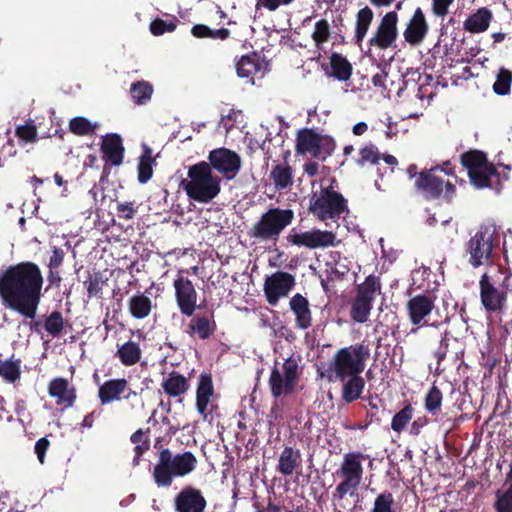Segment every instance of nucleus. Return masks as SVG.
I'll list each match as a JSON object with an SVG mask.
<instances>
[{
	"instance_id": "2eb2a0df",
	"label": "nucleus",
	"mask_w": 512,
	"mask_h": 512,
	"mask_svg": "<svg viewBox=\"0 0 512 512\" xmlns=\"http://www.w3.org/2000/svg\"><path fill=\"white\" fill-rule=\"evenodd\" d=\"M173 287L175 290V300L181 314L193 316L195 311L201 306L197 305L198 293L192 281L182 274H178L173 282Z\"/></svg>"
},
{
	"instance_id": "412c9836",
	"label": "nucleus",
	"mask_w": 512,
	"mask_h": 512,
	"mask_svg": "<svg viewBox=\"0 0 512 512\" xmlns=\"http://www.w3.org/2000/svg\"><path fill=\"white\" fill-rule=\"evenodd\" d=\"M128 392L124 399H129L136 393L128 387V381L125 378H114L105 381L98 388V398L101 405H107L114 401H120L122 395Z\"/></svg>"
},
{
	"instance_id": "aec40b11",
	"label": "nucleus",
	"mask_w": 512,
	"mask_h": 512,
	"mask_svg": "<svg viewBox=\"0 0 512 512\" xmlns=\"http://www.w3.org/2000/svg\"><path fill=\"white\" fill-rule=\"evenodd\" d=\"M187 325L186 333L199 340H207L214 335L217 330L214 311L206 313H194Z\"/></svg>"
},
{
	"instance_id": "a19ab883",
	"label": "nucleus",
	"mask_w": 512,
	"mask_h": 512,
	"mask_svg": "<svg viewBox=\"0 0 512 512\" xmlns=\"http://www.w3.org/2000/svg\"><path fill=\"white\" fill-rule=\"evenodd\" d=\"M461 165L467 169L468 175L482 169L485 165L490 163L487 159L486 153L480 150L471 149L461 154Z\"/></svg>"
},
{
	"instance_id": "bf43d9fd",
	"label": "nucleus",
	"mask_w": 512,
	"mask_h": 512,
	"mask_svg": "<svg viewBox=\"0 0 512 512\" xmlns=\"http://www.w3.org/2000/svg\"><path fill=\"white\" fill-rule=\"evenodd\" d=\"M449 341L448 333H445L440 339L438 348L433 353L434 357L437 359V367L435 371L437 374H440V364L446 358L449 351Z\"/></svg>"
},
{
	"instance_id": "a18cd8bd",
	"label": "nucleus",
	"mask_w": 512,
	"mask_h": 512,
	"mask_svg": "<svg viewBox=\"0 0 512 512\" xmlns=\"http://www.w3.org/2000/svg\"><path fill=\"white\" fill-rule=\"evenodd\" d=\"M153 91V86L144 80L134 82L130 87L131 97L137 105H144L150 101Z\"/></svg>"
},
{
	"instance_id": "58836bf2",
	"label": "nucleus",
	"mask_w": 512,
	"mask_h": 512,
	"mask_svg": "<svg viewBox=\"0 0 512 512\" xmlns=\"http://www.w3.org/2000/svg\"><path fill=\"white\" fill-rule=\"evenodd\" d=\"M154 164L155 159L152 156V149L144 145L137 165L139 183L145 184L152 178Z\"/></svg>"
},
{
	"instance_id": "ddd939ff",
	"label": "nucleus",
	"mask_w": 512,
	"mask_h": 512,
	"mask_svg": "<svg viewBox=\"0 0 512 512\" xmlns=\"http://www.w3.org/2000/svg\"><path fill=\"white\" fill-rule=\"evenodd\" d=\"M398 21L399 16L396 11H389L382 16L368 40V46L370 48L375 47L379 50H387L395 47L399 36Z\"/></svg>"
},
{
	"instance_id": "0eeeda50",
	"label": "nucleus",
	"mask_w": 512,
	"mask_h": 512,
	"mask_svg": "<svg viewBox=\"0 0 512 512\" xmlns=\"http://www.w3.org/2000/svg\"><path fill=\"white\" fill-rule=\"evenodd\" d=\"M499 241L500 236L495 224L480 225L466 244L469 264L474 268L487 265L491 261L493 250L499 246Z\"/></svg>"
},
{
	"instance_id": "473e14b6",
	"label": "nucleus",
	"mask_w": 512,
	"mask_h": 512,
	"mask_svg": "<svg viewBox=\"0 0 512 512\" xmlns=\"http://www.w3.org/2000/svg\"><path fill=\"white\" fill-rule=\"evenodd\" d=\"M301 461L300 450L286 446L279 456L276 469L280 474L289 476L301 465Z\"/></svg>"
},
{
	"instance_id": "6e6d98bb",
	"label": "nucleus",
	"mask_w": 512,
	"mask_h": 512,
	"mask_svg": "<svg viewBox=\"0 0 512 512\" xmlns=\"http://www.w3.org/2000/svg\"><path fill=\"white\" fill-rule=\"evenodd\" d=\"M20 361H4L0 363V376L7 382H15L20 378Z\"/></svg>"
},
{
	"instance_id": "ea45409f",
	"label": "nucleus",
	"mask_w": 512,
	"mask_h": 512,
	"mask_svg": "<svg viewBox=\"0 0 512 512\" xmlns=\"http://www.w3.org/2000/svg\"><path fill=\"white\" fill-rule=\"evenodd\" d=\"M341 481L337 484L332 493V503L336 507L337 504L342 503L346 496H357L358 488L361 484L359 480L340 478Z\"/></svg>"
},
{
	"instance_id": "e2e57ef3",
	"label": "nucleus",
	"mask_w": 512,
	"mask_h": 512,
	"mask_svg": "<svg viewBox=\"0 0 512 512\" xmlns=\"http://www.w3.org/2000/svg\"><path fill=\"white\" fill-rule=\"evenodd\" d=\"M454 0H432V12L437 17H445L448 14L449 7Z\"/></svg>"
},
{
	"instance_id": "e433bc0d",
	"label": "nucleus",
	"mask_w": 512,
	"mask_h": 512,
	"mask_svg": "<svg viewBox=\"0 0 512 512\" xmlns=\"http://www.w3.org/2000/svg\"><path fill=\"white\" fill-rule=\"evenodd\" d=\"M270 179L279 191L289 188L293 184L292 167L287 163L275 165L270 172Z\"/></svg>"
},
{
	"instance_id": "4d7b16f0",
	"label": "nucleus",
	"mask_w": 512,
	"mask_h": 512,
	"mask_svg": "<svg viewBox=\"0 0 512 512\" xmlns=\"http://www.w3.org/2000/svg\"><path fill=\"white\" fill-rule=\"evenodd\" d=\"M394 502L393 494L385 490L376 496L371 512H394Z\"/></svg>"
},
{
	"instance_id": "79ce46f5",
	"label": "nucleus",
	"mask_w": 512,
	"mask_h": 512,
	"mask_svg": "<svg viewBox=\"0 0 512 512\" xmlns=\"http://www.w3.org/2000/svg\"><path fill=\"white\" fill-rule=\"evenodd\" d=\"M108 278L101 271L89 273L88 278L84 281L88 298H101L102 290L107 285Z\"/></svg>"
},
{
	"instance_id": "f03ea898",
	"label": "nucleus",
	"mask_w": 512,
	"mask_h": 512,
	"mask_svg": "<svg viewBox=\"0 0 512 512\" xmlns=\"http://www.w3.org/2000/svg\"><path fill=\"white\" fill-rule=\"evenodd\" d=\"M370 357L369 345L362 343L338 349L321 372L329 382L343 380L352 375L362 374Z\"/></svg>"
},
{
	"instance_id": "bb28decb",
	"label": "nucleus",
	"mask_w": 512,
	"mask_h": 512,
	"mask_svg": "<svg viewBox=\"0 0 512 512\" xmlns=\"http://www.w3.org/2000/svg\"><path fill=\"white\" fill-rule=\"evenodd\" d=\"M468 176L471 184L477 189L490 188L496 191L500 190V174L492 162L482 167V169H477V171Z\"/></svg>"
},
{
	"instance_id": "1a4fd4ad",
	"label": "nucleus",
	"mask_w": 512,
	"mask_h": 512,
	"mask_svg": "<svg viewBox=\"0 0 512 512\" xmlns=\"http://www.w3.org/2000/svg\"><path fill=\"white\" fill-rule=\"evenodd\" d=\"M441 172L449 174L445 168L440 166L424 169L419 172L415 179L414 187L417 193L425 200H436L443 194L447 202L452 201L456 188L451 182L444 181V179L439 175Z\"/></svg>"
},
{
	"instance_id": "f3484780",
	"label": "nucleus",
	"mask_w": 512,
	"mask_h": 512,
	"mask_svg": "<svg viewBox=\"0 0 512 512\" xmlns=\"http://www.w3.org/2000/svg\"><path fill=\"white\" fill-rule=\"evenodd\" d=\"M336 235L331 231L312 230L298 233L292 229L287 236V241L296 246H304L309 249L335 246Z\"/></svg>"
},
{
	"instance_id": "0e129e2a",
	"label": "nucleus",
	"mask_w": 512,
	"mask_h": 512,
	"mask_svg": "<svg viewBox=\"0 0 512 512\" xmlns=\"http://www.w3.org/2000/svg\"><path fill=\"white\" fill-rule=\"evenodd\" d=\"M492 269L501 276V283H499V286L504 287L507 291V294H512V273L508 270H503L500 266L494 267Z\"/></svg>"
},
{
	"instance_id": "864d4df0",
	"label": "nucleus",
	"mask_w": 512,
	"mask_h": 512,
	"mask_svg": "<svg viewBox=\"0 0 512 512\" xmlns=\"http://www.w3.org/2000/svg\"><path fill=\"white\" fill-rule=\"evenodd\" d=\"M65 326L63 315L60 311L51 312L44 322L45 330L52 335L53 337H58L61 335Z\"/></svg>"
},
{
	"instance_id": "5fc2aeb1",
	"label": "nucleus",
	"mask_w": 512,
	"mask_h": 512,
	"mask_svg": "<svg viewBox=\"0 0 512 512\" xmlns=\"http://www.w3.org/2000/svg\"><path fill=\"white\" fill-rule=\"evenodd\" d=\"M179 23V20L171 16L170 20H163L161 18H155L150 23V32L154 36H160L163 35L166 32H173L177 28V24Z\"/></svg>"
},
{
	"instance_id": "9d476101",
	"label": "nucleus",
	"mask_w": 512,
	"mask_h": 512,
	"mask_svg": "<svg viewBox=\"0 0 512 512\" xmlns=\"http://www.w3.org/2000/svg\"><path fill=\"white\" fill-rule=\"evenodd\" d=\"M381 292L379 277L371 274L357 286L356 295L351 302L350 317L356 323H365L371 313L373 301Z\"/></svg>"
},
{
	"instance_id": "a878e982",
	"label": "nucleus",
	"mask_w": 512,
	"mask_h": 512,
	"mask_svg": "<svg viewBox=\"0 0 512 512\" xmlns=\"http://www.w3.org/2000/svg\"><path fill=\"white\" fill-rule=\"evenodd\" d=\"M100 149L106 162L113 166H120L123 163L125 148L119 134L111 133L103 136Z\"/></svg>"
},
{
	"instance_id": "20e7f679",
	"label": "nucleus",
	"mask_w": 512,
	"mask_h": 512,
	"mask_svg": "<svg viewBox=\"0 0 512 512\" xmlns=\"http://www.w3.org/2000/svg\"><path fill=\"white\" fill-rule=\"evenodd\" d=\"M206 161H200L188 168L187 179L181 181V187L190 200L207 204L221 191V177L214 175Z\"/></svg>"
},
{
	"instance_id": "393cba45",
	"label": "nucleus",
	"mask_w": 512,
	"mask_h": 512,
	"mask_svg": "<svg viewBox=\"0 0 512 512\" xmlns=\"http://www.w3.org/2000/svg\"><path fill=\"white\" fill-rule=\"evenodd\" d=\"M48 393L57 399V405H64L66 408L72 407L77 398L75 387L70 386L69 381L63 377L53 378L49 382Z\"/></svg>"
},
{
	"instance_id": "4468645a",
	"label": "nucleus",
	"mask_w": 512,
	"mask_h": 512,
	"mask_svg": "<svg viewBox=\"0 0 512 512\" xmlns=\"http://www.w3.org/2000/svg\"><path fill=\"white\" fill-rule=\"evenodd\" d=\"M206 165H210L209 169L218 172L223 179L233 180L241 170V157L228 148H217L209 152Z\"/></svg>"
},
{
	"instance_id": "cd10ccee",
	"label": "nucleus",
	"mask_w": 512,
	"mask_h": 512,
	"mask_svg": "<svg viewBox=\"0 0 512 512\" xmlns=\"http://www.w3.org/2000/svg\"><path fill=\"white\" fill-rule=\"evenodd\" d=\"M290 310L295 316V327L307 330L312 326V312L309 301L300 293H296L289 301Z\"/></svg>"
},
{
	"instance_id": "603ef678",
	"label": "nucleus",
	"mask_w": 512,
	"mask_h": 512,
	"mask_svg": "<svg viewBox=\"0 0 512 512\" xmlns=\"http://www.w3.org/2000/svg\"><path fill=\"white\" fill-rule=\"evenodd\" d=\"M414 413V408L410 403H407L400 411H398L392 418L391 429L397 433H401L411 421Z\"/></svg>"
},
{
	"instance_id": "774afa93",
	"label": "nucleus",
	"mask_w": 512,
	"mask_h": 512,
	"mask_svg": "<svg viewBox=\"0 0 512 512\" xmlns=\"http://www.w3.org/2000/svg\"><path fill=\"white\" fill-rule=\"evenodd\" d=\"M65 253L63 249L54 246L52 249V255L49 259L48 267L58 269L64 261Z\"/></svg>"
},
{
	"instance_id": "b1692460",
	"label": "nucleus",
	"mask_w": 512,
	"mask_h": 512,
	"mask_svg": "<svg viewBox=\"0 0 512 512\" xmlns=\"http://www.w3.org/2000/svg\"><path fill=\"white\" fill-rule=\"evenodd\" d=\"M365 458L366 455L359 451L344 454L343 460L336 470L335 475L338 478L362 481L364 474L362 461L365 460Z\"/></svg>"
},
{
	"instance_id": "09e8293b",
	"label": "nucleus",
	"mask_w": 512,
	"mask_h": 512,
	"mask_svg": "<svg viewBox=\"0 0 512 512\" xmlns=\"http://www.w3.org/2000/svg\"><path fill=\"white\" fill-rule=\"evenodd\" d=\"M512 71L500 67L497 71L496 80L492 86L493 92L499 96H506L511 92Z\"/></svg>"
},
{
	"instance_id": "c03bdc74",
	"label": "nucleus",
	"mask_w": 512,
	"mask_h": 512,
	"mask_svg": "<svg viewBox=\"0 0 512 512\" xmlns=\"http://www.w3.org/2000/svg\"><path fill=\"white\" fill-rule=\"evenodd\" d=\"M191 34L195 38L199 39L210 38L226 40L230 37L231 32L227 28L211 29L209 26L204 24H195L191 28Z\"/></svg>"
},
{
	"instance_id": "2f4dec72",
	"label": "nucleus",
	"mask_w": 512,
	"mask_h": 512,
	"mask_svg": "<svg viewBox=\"0 0 512 512\" xmlns=\"http://www.w3.org/2000/svg\"><path fill=\"white\" fill-rule=\"evenodd\" d=\"M263 68V60L260 54L251 52L243 55L236 63L237 75L241 78H247L248 82L254 84L253 77Z\"/></svg>"
},
{
	"instance_id": "680f3d73",
	"label": "nucleus",
	"mask_w": 512,
	"mask_h": 512,
	"mask_svg": "<svg viewBox=\"0 0 512 512\" xmlns=\"http://www.w3.org/2000/svg\"><path fill=\"white\" fill-rule=\"evenodd\" d=\"M16 135L24 141L33 142L37 137L36 127L33 125H21L17 127Z\"/></svg>"
},
{
	"instance_id": "8fccbe9b",
	"label": "nucleus",
	"mask_w": 512,
	"mask_h": 512,
	"mask_svg": "<svg viewBox=\"0 0 512 512\" xmlns=\"http://www.w3.org/2000/svg\"><path fill=\"white\" fill-rule=\"evenodd\" d=\"M148 432L149 429H147L146 431L138 429L130 437L131 442L135 444V456L133 458L134 465L139 464L141 456L150 448V440L148 437L145 436Z\"/></svg>"
},
{
	"instance_id": "49530a36",
	"label": "nucleus",
	"mask_w": 512,
	"mask_h": 512,
	"mask_svg": "<svg viewBox=\"0 0 512 512\" xmlns=\"http://www.w3.org/2000/svg\"><path fill=\"white\" fill-rule=\"evenodd\" d=\"M380 160L381 153L378 147L370 143L359 150L358 157L354 159V162L359 167H365L366 165H378Z\"/></svg>"
},
{
	"instance_id": "c756f323",
	"label": "nucleus",
	"mask_w": 512,
	"mask_h": 512,
	"mask_svg": "<svg viewBox=\"0 0 512 512\" xmlns=\"http://www.w3.org/2000/svg\"><path fill=\"white\" fill-rule=\"evenodd\" d=\"M492 19V11L487 7H481L466 18L463 28L472 34L483 33L488 30Z\"/></svg>"
},
{
	"instance_id": "4c0bfd02",
	"label": "nucleus",
	"mask_w": 512,
	"mask_h": 512,
	"mask_svg": "<svg viewBox=\"0 0 512 512\" xmlns=\"http://www.w3.org/2000/svg\"><path fill=\"white\" fill-rule=\"evenodd\" d=\"M129 312L136 319L148 317L152 310V301L145 294L133 295L128 301Z\"/></svg>"
},
{
	"instance_id": "c85d7f7f",
	"label": "nucleus",
	"mask_w": 512,
	"mask_h": 512,
	"mask_svg": "<svg viewBox=\"0 0 512 512\" xmlns=\"http://www.w3.org/2000/svg\"><path fill=\"white\" fill-rule=\"evenodd\" d=\"M161 387L166 395L176 398L185 395L189 391L190 382L183 374L173 370L163 378Z\"/></svg>"
},
{
	"instance_id": "69168bd1",
	"label": "nucleus",
	"mask_w": 512,
	"mask_h": 512,
	"mask_svg": "<svg viewBox=\"0 0 512 512\" xmlns=\"http://www.w3.org/2000/svg\"><path fill=\"white\" fill-rule=\"evenodd\" d=\"M50 446V441L46 437L38 439L35 443V454L41 464L45 461V455Z\"/></svg>"
},
{
	"instance_id": "a211bd4d",
	"label": "nucleus",
	"mask_w": 512,
	"mask_h": 512,
	"mask_svg": "<svg viewBox=\"0 0 512 512\" xmlns=\"http://www.w3.org/2000/svg\"><path fill=\"white\" fill-rule=\"evenodd\" d=\"M173 507L175 512H204L207 501L200 489L186 485L175 495Z\"/></svg>"
},
{
	"instance_id": "338daca9",
	"label": "nucleus",
	"mask_w": 512,
	"mask_h": 512,
	"mask_svg": "<svg viewBox=\"0 0 512 512\" xmlns=\"http://www.w3.org/2000/svg\"><path fill=\"white\" fill-rule=\"evenodd\" d=\"M293 2L294 0H257V5L273 12L276 11L279 7L288 6Z\"/></svg>"
},
{
	"instance_id": "052dcab7",
	"label": "nucleus",
	"mask_w": 512,
	"mask_h": 512,
	"mask_svg": "<svg viewBox=\"0 0 512 512\" xmlns=\"http://www.w3.org/2000/svg\"><path fill=\"white\" fill-rule=\"evenodd\" d=\"M116 211L120 219L131 220L134 218L137 209L133 202H123L118 203Z\"/></svg>"
},
{
	"instance_id": "72a5a7b5",
	"label": "nucleus",
	"mask_w": 512,
	"mask_h": 512,
	"mask_svg": "<svg viewBox=\"0 0 512 512\" xmlns=\"http://www.w3.org/2000/svg\"><path fill=\"white\" fill-rule=\"evenodd\" d=\"M117 357L123 366L131 367L136 365L142 357V350L138 342L128 340L121 345H117L115 352Z\"/></svg>"
},
{
	"instance_id": "9b49d317",
	"label": "nucleus",
	"mask_w": 512,
	"mask_h": 512,
	"mask_svg": "<svg viewBox=\"0 0 512 512\" xmlns=\"http://www.w3.org/2000/svg\"><path fill=\"white\" fill-rule=\"evenodd\" d=\"M336 148L335 140L328 135L317 133L313 129L305 128L298 132L296 137V151L299 154H310L316 159L325 161Z\"/></svg>"
},
{
	"instance_id": "de8ad7c7",
	"label": "nucleus",
	"mask_w": 512,
	"mask_h": 512,
	"mask_svg": "<svg viewBox=\"0 0 512 512\" xmlns=\"http://www.w3.org/2000/svg\"><path fill=\"white\" fill-rule=\"evenodd\" d=\"M332 29L327 19L322 18L315 22L314 30L311 34V38L317 49L321 50L324 43L328 42L331 38Z\"/></svg>"
},
{
	"instance_id": "13d9d810",
	"label": "nucleus",
	"mask_w": 512,
	"mask_h": 512,
	"mask_svg": "<svg viewBox=\"0 0 512 512\" xmlns=\"http://www.w3.org/2000/svg\"><path fill=\"white\" fill-rule=\"evenodd\" d=\"M493 507L496 512H512V491L498 489Z\"/></svg>"
},
{
	"instance_id": "6e6552de",
	"label": "nucleus",
	"mask_w": 512,
	"mask_h": 512,
	"mask_svg": "<svg viewBox=\"0 0 512 512\" xmlns=\"http://www.w3.org/2000/svg\"><path fill=\"white\" fill-rule=\"evenodd\" d=\"M299 362L300 357L294 354L286 358L281 366L275 362L268 380L274 398L288 396L294 392L302 374Z\"/></svg>"
},
{
	"instance_id": "37998d69",
	"label": "nucleus",
	"mask_w": 512,
	"mask_h": 512,
	"mask_svg": "<svg viewBox=\"0 0 512 512\" xmlns=\"http://www.w3.org/2000/svg\"><path fill=\"white\" fill-rule=\"evenodd\" d=\"M99 128L97 122L93 123L83 116H77L69 121V130L76 136H92Z\"/></svg>"
},
{
	"instance_id": "7ed1b4c3",
	"label": "nucleus",
	"mask_w": 512,
	"mask_h": 512,
	"mask_svg": "<svg viewBox=\"0 0 512 512\" xmlns=\"http://www.w3.org/2000/svg\"><path fill=\"white\" fill-rule=\"evenodd\" d=\"M198 464L191 451L174 453L161 447L158 459L152 470V477L157 487H170L175 478H183L195 471Z\"/></svg>"
},
{
	"instance_id": "7c9ffc66",
	"label": "nucleus",
	"mask_w": 512,
	"mask_h": 512,
	"mask_svg": "<svg viewBox=\"0 0 512 512\" xmlns=\"http://www.w3.org/2000/svg\"><path fill=\"white\" fill-rule=\"evenodd\" d=\"M339 381L342 383L341 399L344 403L351 404L361 398L366 385L361 374L352 375Z\"/></svg>"
},
{
	"instance_id": "f257e3e1",
	"label": "nucleus",
	"mask_w": 512,
	"mask_h": 512,
	"mask_svg": "<svg viewBox=\"0 0 512 512\" xmlns=\"http://www.w3.org/2000/svg\"><path fill=\"white\" fill-rule=\"evenodd\" d=\"M44 277L32 261H22L0 271L1 304L27 319H34L42 297Z\"/></svg>"
},
{
	"instance_id": "6ab92c4d",
	"label": "nucleus",
	"mask_w": 512,
	"mask_h": 512,
	"mask_svg": "<svg viewBox=\"0 0 512 512\" xmlns=\"http://www.w3.org/2000/svg\"><path fill=\"white\" fill-rule=\"evenodd\" d=\"M436 296L430 293L417 294L411 297L406 305L409 320L413 325L422 326L427 324V317L435 308Z\"/></svg>"
},
{
	"instance_id": "dca6fc26",
	"label": "nucleus",
	"mask_w": 512,
	"mask_h": 512,
	"mask_svg": "<svg viewBox=\"0 0 512 512\" xmlns=\"http://www.w3.org/2000/svg\"><path fill=\"white\" fill-rule=\"evenodd\" d=\"M295 286V277L284 271H277L267 276L263 290L267 302L275 306L280 298L286 297Z\"/></svg>"
},
{
	"instance_id": "39448f33",
	"label": "nucleus",
	"mask_w": 512,
	"mask_h": 512,
	"mask_svg": "<svg viewBox=\"0 0 512 512\" xmlns=\"http://www.w3.org/2000/svg\"><path fill=\"white\" fill-rule=\"evenodd\" d=\"M295 218L291 209L269 208L248 230L247 235L257 243L272 242L276 245L282 232Z\"/></svg>"
},
{
	"instance_id": "4be33fe9",
	"label": "nucleus",
	"mask_w": 512,
	"mask_h": 512,
	"mask_svg": "<svg viewBox=\"0 0 512 512\" xmlns=\"http://www.w3.org/2000/svg\"><path fill=\"white\" fill-rule=\"evenodd\" d=\"M428 31L429 24L425 14L420 7H417L403 31V37L411 46H418L424 41Z\"/></svg>"
},
{
	"instance_id": "f704fd0d",
	"label": "nucleus",
	"mask_w": 512,
	"mask_h": 512,
	"mask_svg": "<svg viewBox=\"0 0 512 512\" xmlns=\"http://www.w3.org/2000/svg\"><path fill=\"white\" fill-rule=\"evenodd\" d=\"M329 60L331 70L329 76L341 82H346L351 78L353 67L344 55L334 52Z\"/></svg>"
},
{
	"instance_id": "3c124183",
	"label": "nucleus",
	"mask_w": 512,
	"mask_h": 512,
	"mask_svg": "<svg viewBox=\"0 0 512 512\" xmlns=\"http://www.w3.org/2000/svg\"><path fill=\"white\" fill-rule=\"evenodd\" d=\"M442 400L443 394L441 390L436 385H433L424 399L425 410L433 416L438 415L441 411Z\"/></svg>"
},
{
	"instance_id": "423d86ee",
	"label": "nucleus",
	"mask_w": 512,
	"mask_h": 512,
	"mask_svg": "<svg viewBox=\"0 0 512 512\" xmlns=\"http://www.w3.org/2000/svg\"><path fill=\"white\" fill-rule=\"evenodd\" d=\"M333 179L329 186H320V190L313 192L310 198L309 211L320 221H337L344 213H348V201L334 189Z\"/></svg>"
},
{
	"instance_id": "f8f14e48",
	"label": "nucleus",
	"mask_w": 512,
	"mask_h": 512,
	"mask_svg": "<svg viewBox=\"0 0 512 512\" xmlns=\"http://www.w3.org/2000/svg\"><path fill=\"white\" fill-rule=\"evenodd\" d=\"M501 276L484 273L479 280L480 301L488 313H502L507 308V291L499 286Z\"/></svg>"
},
{
	"instance_id": "5701e85b",
	"label": "nucleus",
	"mask_w": 512,
	"mask_h": 512,
	"mask_svg": "<svg viewBox=\"0 0 512 512\" xmlns=\"http://www.w3.org/2000/svg\"><path fill=\"white\" fill-rule=\"evenodd\" d=\"M214 385L212 375L210 373H201L198 377L196 388V410L204 421L211 414L209 411V403L214 396Z\"/></svg>"
},
{
	"instance_id": "c9c22d12",
	"label": "nucleus",
	"mask_w": 512,
	"mask_h": 512,
	"mask_svg": "<svg viewBox=\"0 0 512 512\" xmlns=\"http://www.w3.org/2000/svg\"><path fill=\"white\" fill-rule=\"evenodd\" d=\"M374 19V12L369 6H365L356 13L354 30V42L360 45L365 39Z\"/></svg>"
}]
</instances>
